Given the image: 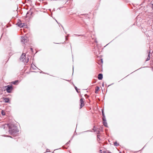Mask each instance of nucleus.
<instances>
[{"label":"nucleus","mask_w":153,"mask_h":153,"mask_svg":"<svg viewBox=\"0 0 153 153\" xmlns=\"http://www.w3.org/2000/svg\"><path fill=\"white\" fill-rule=\"evenodd\" d=\"M1 128L4 129H7L9 128V132L11 135H15L17 133L19 132V130L17 127L13 124L10 125L9 124H4L3 125Z\"/></svg>","instance_id":"nucleus-1"},{"label":"nucleus","mask_w":153,"mask_h":153,"mask_svg":"<svg viewBox=\"0 0 153 153\" xmlns=\"http://www.w3.org/2000/svg\"><path fill=\"white\" fill-rule=\"evenodd\" d=\"M6 90L7 93H10L13 90V88L12 85H8L5 86Z\"/></svg>","instance_id":"nucleus-2"},{"label":"nucleus","mask_w":153,"mask_h":153,"mask_svg":"<svg viewBox=\"0 0 153 153\" xmlns=\"http://www.w3.org/2000/svg\"><path fill=\"white\" fill-rule=\"evenodd\" d=\"M26 58V54L25 53H23L21 56L20 60V61L22 62H24L25 61V58Z\"/></svg>","instance_id":"nucleus-3"},{"label":"nucleus","mask_w":153,"mask_h":153,"mask_svg":"<svg viewBox=\"0 0 153 153\" xmlns=\"http://www.w3.org/2000/svg\"><path fill=\"white\" fill-rule=\"evenodd\" d=\"M102 116L103 117L102 118V120L103 121V125L105 126V118L104 114V109H102Z\"/></svg>","instance_id":"nucleus-4"},{"label":"nucleus","mask_w":153,"mask_h":153,"mask_svg":"<svg viewBox=\"0 0 153 153\" xmlns=\"http://www.w3.org/2000/svg\"><path fill=\"white\" fill-rule=\"evenodd\" d=\"M21 42L23 43H26L27 41V39L25 36L21 37Z\"/></svg>","instance_id":"nucleus-5"},{"label":"nucleus","mask_w":153,"mask_h":153,"mask_svg":"<svg viewBox=\"0 0 153 153\" xmlns=\"http://www.w3.org/2000/svg\"><path fill=\"white\" fill-rule=\"evenodd\" d=\"M95 131H97V134L100 133V132L102 131V127H100L99 129H94Z\"/></svg>","instance_id":"nucleus-6"},{"label":"nucleus","mask_w":153,"mask_h":153,"mask_svg":"<svg viewBox=\"0 0 153 153\" xmlns=\"http://www.w3.org/2000/svg\"><path fill=\"white\" fill-rule=\"evenodd\" d=\"M80 108H81L84 105V104L83 99L81 98L80 100Z\"/></svg>","instance_id":"nucleus-7"},{"label":"nucleus","mask_w":153,"mask_h":153,"mask_svg":"<svg viewBox=\"0 0 153 153\" xmlns=\"http://www.w3.org/2000/svg\"><path fill=\"white\" fill-rule=\"evenodd\" d=\"M18 26L20 27H24L25 25V23H18L17 24Z\"/></svg>","instance_id":"nucleus-8"},{"label":"nucleus","mask_w":153,"mask_h":153,"mask_svg":"<svg viewBox=\"0 0 153 153\" xmlns=\"http://www.w3.org/2000/svg\"><path fill=\"white\" fill-rule=\"evenodd\" d=\"M98 78L99 80H101L102 78V74H99L98 76Z\"/></svg>","instance_id":"nucleus-9"},{"label":"nucleus","mask_w":153,"mask_h":153,"mask_svg":"<svg viewBox=\"0 0 153 153\" xmlns=\"http://www.w3.org/2000/svg\"><path fill=\"white\" fill-rule=\"evenodd\" d=\"M4 102L5 103L9 102V99L7 98H4Z\"/></svg>","instance_id":"nucleus-10"},{"label":"nucleus","mask_w":153,"mask_h":153,"mask_svg":"<svg viewBox=\"0 0 153 153\" xmlns=\"http://www.w3.org/2000/svg\"><path fill=\"white\" fill-rule=\"evenodd\" d=\"M18 82V80H15L14 81L12 82V83L14 85H16Z\"/></svg>","instance_id":"nucleus-11"},{"label":"nucleus","mask_w":153,"mask_h":153,"mask_svg":"<svg viewBox=\"0 0 153 153\" xmlns=\"http://www.w3.org/2000/svg\"><path fill=\"white\" fill-rule=\"evenodd\" d=\"M99 87H98V86L95 89V92L96 93L97 91L99 90Z\"/></svg>","instance_id":"nucleus-12"},{"label":"nucleus","mask_w":153,"mask_h":153,"mask_svg":"<svg viewBox=\"0 0 153 153\" xmlns=\"http://www.w3.org/2000/svg\"><path fill=\"white\" fill-rule=\"evenodd\" d=\"M114 144V145L116 146H117L118 145V144L117 143V142H115Z\"/></svg>","instance_id":"nucleus-13"},{"label":"nucleus","mask_w":153,"mask_h":153,"mask_svg":"<svg viewBox=\"0 0 153 153\" xmlns=\"http://www.w3.org/2000/svg\"><path fill=\"white\" fill-rule=\"evenodd\" d=\"M1 114L2 115H5V113L3 111H1Z\"/></svg>","instance_id":"nucleus-14"},{"label":"nucleus","mask_w":153,"mask_h":153,"mask_svg":"<svg viewBox=\"0 0 153 153\" xmlns=\"http://www.w3.org/2000/svg\"><path fill=\"white\" fill-rule=\"evenodd\" d=\"M150 59V57L149 56V54L148 55V57L147 58L146 61H148Z\"/></svg>","instance_id":"nucleus-15"},{"label":"nucleus","mask_w":153,"mask_h":153,"mask_svg":"<svg viewBox=\"0 0 153 153\" xmlns=\"http://www.w3.org/2000/svg\"><path fill=\"white\" fill-rule=\"evenodd\" d=\"M75 89L76 90V91L78 92V93H79L78 92V90H77V87H75Z\"/></svg>","instance_id":"nucleus-16"},{"label":"nucleus","mask_w":153,"mask_h":153,"mask_svg":"<svg viewBox=\"0 0 153 153\" xmlns=\"http://www.w3.org/2000/svg\"><path fill=\"white\" fill-rule=\"evenodd\" d=\"M102 86L103 87H104V83H103L102 84Z\"/></svg>","instance_id":"nucleus-17"},{"label":"nucleus","mask_w":153,"mask_h":153,"mask_svg":"<svg viewBox=\"0 0 153 153\" xmlns=\"http://www.w3.org/2000/svg\"><path fill=\"white\" fill-rule=\"evenodd\" d=\"M29 58H28V59H27V62H27V63L29 61Z\"/></svg>","instance_id":"nucleus-18"},{"label":"nucleus","mask_w":153,"mask_h":153,"mask_svg":"<svg viewBox=\"0 0 153 153\" xmlns=\"http://www.w3.org/2000/svg\"><path fill=\"white\" fill-rule=\"evenodd\" d=\"M100 153H102V151L101 150H100Z\"/></svg>","instance_id":"nucleus-19"},{"label":"nucleus","mask_w":153,"mask_h":153,"mask_svg":"<svg viewBox=\"0 0 153 153\" xmlns=\"http://www.w3.org/2000/svg\"><path fill=\"white\" fill-rule=\"evenodd\" d=\"M67 36H65V39L67 40H68L67 38Z\"/></svg>","instance_id":"nucleus-20"},{"label":"nucleus","mask_w":153,"mask_h":153,"mask_svg":"<svg viewBox=\"0 0 153 153\" xmlns=\"http://www.w3.org/2000/svg\"><path fill=\"white\" fill-rule=\"evenodd\" d=\"M99 137V135H97V138H99V139H100Z\"/></svg>","instance_id":"nucleus-21"},{"label":"nucleus","mask_w":153,"mask_h":153,"mask_svg":"<svg viewBox=\"0 0 153 153\" xmlns=\"http://www.w3.org/2000/svg\"><path fill=\"white\" fill-rule=\"evenodd\" d=\"M103 152L104 153H105V150H104L103 151Z\"/></svg>","instance_id":"nucleus-22"},{"label":"nucleus","mask_w":153,"mask_h":153,"mask_svg":"<svg viewBox=\"0 0 153 153\" xmlns=\"http://www.w3.org/2000/svg\"><path fill=\"white\" fill-rule=\"evenodd\" d=\"M7 137H10L12 138L10 136H7Z\"/></svg>","instance_id":"nucleus-23"},{"label":"nucleus","mask_w":153,"mask_h":153,"mask_svg":"<svg viewBox=\"0 0 153 153\" xmlns=\"http://www.w3.org/2000/svg\"><path fill=\"white\" fill-rule=\"evenodd\" d=\"M29 12H28L27 13V15L28 14H29Z\"/></svg>","instance_id":"nucleus-24"},{"label":"nucleus","mask_w":153,"mask_h":153,"mask_svg":"<svg viewBox=\"0 0 153 153\" xmlns=\"http://www.w3.org/2000/svg\"><path fill=\"white\" fill-rule=\"evenodd\" d=\"M70 142V140H69V142H68V143H67L66 144H67L68 143H69Z\"/></svg>","instance_id":"nucleus-25"},{"label":"nucleus","mask_w":153,"mask_h":153,"mask_svg":"<svg viewBox=\"0 0 153 153\" xmlns=\"http://www.w3.org/2000/svg\"><path fill=\"white\" fill-rule=\"evenodd\" d=\"M95 42H96V43H97V41L96 40H95Z\"/></svg>","instance_id":"nucleus-26"},{"label":"nucleus","mask_w":153,"mask_h":153,"mask_svg":"<svg viewBox=\"0 0 153 153\" xmlns=\"http://www.w3.org/2000/svg\"><path fill=\"white\" fill-rule=\"evenodd\" d=\"M30 50H33L32 48H30Z\"/></svg>","instance_id":"nucleus-27"},{"label":"nucleus","mask_w":153,"mask_h":153,"mask_svg":"<svg viewBox=\"0 0 153 153\" xmlns=\"http://www.w3.org/2000/svg\"><path fill=\"white\" fill-rule=\"evenodd\" d=\"M85 96H88L87 94H85Z\"/></svg>","instance_id":"nucleus-28"},{"label":"nucleus","mask_w":153,"mask_h":153,"mask_svg":"<svg viewBox=\"0 0 153 153\" xmlns=\"http://www.w3.org/2000/svg\"><path fill=\"white\" fill-rule=\"evenodd\" d=\"M101 62H102V59H101Z\"/></svg>","instance_id":"nucleus-29"},{"label":"nucleus","mask_w":153,"mask_h":153,"mask_svg":"<svg viewBox=\"0 0 153 153\" xmlns=\"http://www.w3.org/2000/svg\"><path fill=\"white\" fill-rule=\"evenodd\" d=\"M152 8H153V4H152Z\"/></svg>","instance_id":"nucleus-30"},{"label":"nucleus","mask_w":153,"mask_h":153,"mask_svg":"<svg viewBox=\"0 0 153 153\" xmlns=\"http://www.w3.org/2000/svg\"><path fill=\"white\" fill-rule=\"evenodd\" d=\"M32 12H31V13L30 15H32Z\"/></svg>","instance_id":"nucleus-31"},{"label":"nucleus","mask_w":153,"mask_h":153,"mask_svg":"<svg viewBox=\"0 0 153 153\" xmlns=\"http://www.w3.org/2000/svg\"><path fill=\"white\" fill-rule=\"evenodd\" d=\"M62 28H63V29L64 30V28H63V26H62Z\"/></svg>","instance_id":"nucleus-32"},{"label":"nucleus","mask_w":153,"mask_h":153,"mask_svg":"<svg viewBox=\"0 0 153 153\" xmlns=\"http://www.w3.org/2000/svg\"><path fill=\"white\" fill-rule=\"evenodd\" d=\"M31 67H33L32 65H31Z\"/></svg>","instance_id":"nucleus-33"},{"label":"nucleus","mask_w":153,"mask_h":153,"mask_svg":"<svg viewBox=\"0 0 153 153\" xmlns=\"http://www.w3.org/2000/svg\"><path fill=\"white\" fill-rule=\"evenodd\" d=\"M108 153H110V152H108Z\"/></svg>","instance_id":"nucleus-34"}]
</instances>
